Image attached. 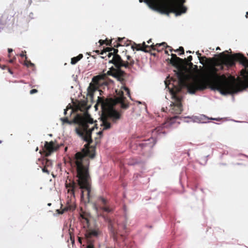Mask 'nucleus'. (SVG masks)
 Returning a JSON list of instances; mask_svg holds the SVG:
<instances>
[{"mask_svg": "<svg viewBox=\"0 0 248 248\" xmlns=\"http://www.w3.org/2000/svg\"><path fill=\"white\" fill-rule=\"evenodd\" d=\"M146 227L148 228H150V229H151L153 227V226L152 225H146Z\"/></svg>", "mask_w": 248, "mask_h": 248, "instance_id": "58836bf2", "label": "nucleus"}, {"mask_svg": "<svg viewBox=\"0 0 248 248\" xmlns=\"http://www.w3.org/2000/svg\"><path fill=\"white\" fill-rule=\"evenodd\" d=\"M166 87H168L170 90V93L172 95V98L174 100L175 102L172 103L171 107H172L170 111L171 113L179 114L181 113L183 110L182 105L181 104V98L178 96L177 93L180 92L181 88L183 87L179 84V87L174 86V88H171L169 87V85L167 83V81H165Z\"/></svg>", "mask_w": 248, "mask_h": 248, "instance_id": "6e6552de", "label": "nucleus"}, {"mask_svg": "<svg viewBox=\"0 0 248 248\" xmlns=\"http://www.w3.org/2000/svg\"><path fill=\"white\" fill-rule=\"evenodd\" d=\"M136 46L135 47L133 46L132 48L133 50L136 49L137 50H141L146 52H148L152 50L151 45H146L145 42H143L142 46L140 44L136 45Z\"/></svg>", "mask_w": 248, "mask_h": 248, "instance_id": "4468645a", "label": "nucleus"}, {"mask_svg": "<svg viewBox=\"0 0 248 248\" xmlns=\"http://www.w3.org/2000/svg\"><path fill=\"white\" fill-rule=\"evenodd\" d=\"M106 57H104V55H103L102 56H101V58L102 59H104Z\"/></svg>", "mask_w": 248, "mask_h": 248, "instance_id": "603ef678", "label": "nucleus"}, {"mask_svg": "<svg viewBox=\"0 0 248 248\" xmlns=\"http://www.w3.org/2000/svg\"><path fill=\"white\" fill-rule=\"evenodd\" d=\"M186 1V0H144L151 9L167 16L170 13L176 16L185 13L186 11L184 6Z\"/></svg>", "mask_w": 248, "mask_h": 248, "instance_id": "20e7f679", "label": "nucleus"}, {"mask_svg": "<svg viewBox=\"0 0 248 248\" xmlns=\"http://www.w3.org/2000/svg\"><path fill=\"white\" fill-rule=\"evenodd\" d=\"M158 210L161 215L163 213L165 216L168 218L170 221L173 222L176 220V218L174 214H173L168 208L167 202H163L162 206L160 207L157 206Z\"/></svg>", "mask_w": 248, "mask_h": 248, "instance_id": "9d476101", "label": "nucleus"}, {"mask_svg": "<svg viewBox=\"0 0 248 248\" xmlns=\"http://www.w3.org/2000/svg\"><path fill=\"white\" fill-rule=\"evenodd\" d=\"M183 60H184L183 66L184 65H188L190 67H192L193 65V63L191 62V61L192 60V56H189L187 58V59L185 58V59H183Z\"/></svg>", "mask_w": 248, "mask_h": 248, "instance_id": "f3484780", "label": "nucleus"}, {"mask_svg": "<svg viewBox=\"0 0 248 248\" xmlns=\"http://www.w3.org/2000/svg\"><path fill=\"white\" fill-rule=\"evenodd\" d=\"M59 147V146L55 142L53 141L50 142L46 141L44 144L43 152L45 153L46 156H48L54 151H56Z\"/></svg>", "mask_w": 248, "mask_h": 248, "instance_id": "9b49d317", "label": "nucleus"}, {"mask_svg": "<svg viewBox=\"0 0 248 248\" xmlns=\"http://www.w3.org/2000/svg\"><path fill=\"white\" fill-rule=\"evenodd\" d=\"M123 90L126 92V94L130 97V91L125 86H122L120 90L116 91L118 96L114 99L112 98L105 99L103 97H98L97 101L94 107L97 110V107L99 105L101 106L102 112L101 116L102 122L101 126H103V130L111 127V124L108 121V118L112 119L114 122H116L121 118V114L114 108L117 104H121V107L123 109H127L129 107V103L125 101L126 98L124 95Z\"/></svg>", "mask_w": 248, "mask_h": 248, "instance_id": "7ed1b4c3", "label": "nucleus"}, {"mask_svg": "<svg viewBox=\"0 0 248 248\" xmlns=\"http://www.w3.org/2000/svg\"><path fill=\"white\" fill-rule=\"evenodd\" d=\"M40 153L42 154V151H40Z\"/></svg>", "mask_w": 248, "mask_h": 248, "instance_id": "680f3d73", "label": "nucleus"}, {"mask_svg": "<svg viewBox=\"0 0 248 248\" xmlns=\"http://www.w3.org/2000/svg\"><path fill=\"white\" fill-rule=\"evenodd\" d=\"M93 203H94V206H96V204H95L96 202H93Z\"/></svg>", "mask_w": 248, "mask_h": 248, "instance_id": "052dcab7", "label": "nucleus"}, {"mask_svg": "<svg viewBox=\"0 0 248 248\" xmlns=\"http://www.w3.org/2000/svg\"><path fill=\"white\" fill-rule=\"evenodd\" d=\"M118 53V50H114L113 52L108 54L107 56L109 58L112 56L111 60L109 61V62L113 64L116 68H131L135 63V61L132 57L130 55H127V61L125 62Z\"/></svg>", "mask_w": 248, "mask_h": 248, "instance_id": "423d86ee", "label": "nucleus"}, {"mask_svg": "<svg viewBox=\"0 0 248 248\" xmlns=\"http://www.w3.org/2000/svg\"><path fill=\"white\" fill-rule=\"evenodd\" d=\"M48 168L44 166L42 169L43 172L46 173L47 174H49L50 170L48 169Z\"/></svg>", "mask_w": 248, "mask_h": 248, "instance_id": "c756f323", "label": "nucleus"}, {"mask_svg": "<svg viewBox=\"0 0 248 248\" xmlns=\"http://www.w3.org/2000/svg\"><path fill=\"white\" fill-rule=\"evenodd\" d=\"M246 17L248 18V12H246Z\"/></svg>", "mask_w": 248, "mask_h": 248, "instance_id": "c03bdc74", "label": "nucleus"}, {"mask_svg": "<svg viewBox=\"0 0 248 248\" xmlns=\"http://www.w3.org/2000/svg\"><path fill=\"white\" fill-rule=\"evenodd\" d=\"M15 22L14 16L9 14H3L0 18V24L4 26L13 25Z\"/></svg>", "mask_w": 248, "mask_h": 248, "instance_id": "f8f14e48", "label": "nucleus"}, {"mask_svg": "<svg viewBox=\"0 0 248 248\" xmlns=\"http://www.w3.org/2000/svg\"><path fill=\"white\" fill-rule=\"evenodd\" d=\"M106 57H104V55H103L102 56H101V58L102 59H104Z\"/></svg>", "mask_w": 248, "mask_h": 248, "instance_id": "3c124183", "label": "nucleus"}, {"mask_svg": "<svg viewBox=\"0 0 248 248\" xmlns=\"http://www.w3.org/2000/svg\"><path fill=\"white\" fill-rule=\"evenodd\" d=\"M123 210L124 212V222L122 224V227L123 230H125L126 229V222L127 220V217L126 215V207L125 205H123Z\"/></svg>", "mask_w": 248, "mask_h": 248, "instance_id": "a211bd4d", "label": "nucleus"}, {"mask_svg": "<svg viewBox=\"0 0 248 248\" xmlns=\"http://www.w3.org/2000/svg\"><path fill=\"white\" fill-rule=\"evenodd\" d=\"M140 2H142V0H140Z\"/></svg>", "mask_w": 248, "mask_h": 248, "instance_id": "e2e57ef3", "label": "nucleus"}, {"mask_svg": "<svg viewBox=\"0 0 248 248\" xmlns=\"http://www.w3.org/2000/svg\"><path fill=\"white\" fill-rule=\"evenodd\" d=\"M219 58L215 60V66L220 67L223 69V65L231 67L235 65V62H239L245 67L248 66V59L241 53H236L232 55H227L224 52L220 53Z\"/></svg>", "mask_w": 248, "mask_h": 248, "instance_id": "39448f33", "label": "nucleus"}, {"mask_svg": "<svg viewBox=\"0 0 248 248\" xmlns=\"http://www.w3.org/2000/svg\"><path fill=\"white\" fill-rule=\"evenodd\" d=\"M78 241H79V242L80 243H81V240H79H79H78Z\"/></svg>", "mask_w": 248, "mask_h": 248, "instance_id": "bf43d9fd", "label": "nucleus"}, {"mask_svg": "<svg viewBox=\"0 0 248 248\" xmlns=\"http://www.w3.org/2000/svg\"><path fill=\"white\" fill-rule=\"evenodd\" d=\"M26 52L25 51H22V53L20 54V56L21 57H24L25 58V60L26 59H27V57L26 55Z\"/></svg>", "mask_w": 248, "mask_h": 248, "instance_id": "2f4dec72", "label": "nucleus"}, {"mask_svg": "<svg viewBox=\"0 0 248 248\" xmlns=\"http://www.w3.org/2000/svg\"><path fill=\"white\" fill-rule=\"evenodd\" d=\"M42 163H43V164L44 165V166L47 167V168L51 167L52 165V161L47 159H44Z\"/></svg>", "mask_w": 248, "mask_h": 248, "instance_id": "412c9836", "label": "nucleus"}, {"mask_svg": "<svg viewBox=\"0 0 248 248\" xmlns=\"http://www.w3.org/2000/svg\"><path fill=\"white\" fill-rule=\"evenodd\" d=\"M75 121L78 124V127L76 128L77 134L87 143L84 145L81 152L75 154L72 160L73 166L76 170L78 183L70 179L66 180L65 185L67 191V202L73 201L75 194L79 191L81 202L85 200V197L90 202L91 179L89 171L90 161L87 157L93 158L95 156V148L90 146V144L93 142L92 132L97 127L88 113L83 116L78 115Z\"/></svg>", "mask_w": 248, "mask_h": 248, "instance_id": "f257e3e1", "label": "nucleus"}, {"mask_svg": "<svg viewBox=\"0 0 248 248\" xmlns=\"http://www.w3.org/2000/svg\"><path fill=\"white\" fill-rule=\"evenodd\" d=\"M51 202H48V204H47L48 206H51Z\"/></svg>", "mask_w": 248, "mask_h": 248, "instance_id": "de8ad7c7", "label": "nucleus"}, {"mask_svg": "<svg viewBox=\"0 0 248 248\" xmlns=\"http://www.w3.org/2000/svg\"><path fill=\"white\" fill-rule=\"evenodd\" d=\"M125 38H120L119 37L117 41H116V44H115V42L113 43V46L114 47H107L105 49H104L103 50L101 51L100 54L103 55L105 53L108 52L111 53L113 52L114 50H118V49L115 48L114 47H118L119 46H124L125 44L124 43L123 44V40Z\"/></svg>", "mask_w": 248, "mask_h": 248, "instance_id": "ddd939ff", "label": "nucleus"}, {"mask_svg": "<svg viewBox=\"0 0 248 248\" xmlns=\"http://www.w3.org/2000/svg\"><path fill=\"white\" fill-rule=\"evenodd\" d=\"M8 51L10 53H11V52L13 51V49L12 48H8Z\"/></svg>", "mask_w": 248, "mask_h": 248, "instance_id": "79ce46f5", "label": "nucleus"}, {"mask_svg": "<svg viewBox=\"0 0 248 248\" xmlns=\"http://www.w3.org/2000/svg\"><path fill=\"white\" fill-rule=\"evenodd\" d=\"M213 60V59L209 58L206 60V59H202V62H204V64L205 62H210Z\"/></svg>", "mask_w": 248, "mask_h": 248, "instance_id": "7c9ffc66", "label": "nucleus"}, {"mask_svg": "<svg viewBox=\"0 0 248 248\" xmlns=\"http://www.w3.org/2000/svg\"><path fill=\"white\" fill-rule=\"evenodd\" d=\"M60 205H61V206H62V202H60Z\"/></svg>", "mask_w": 248, "mask_h": 248, "instance_id": "4d7b16f0", "label": "nucleus"}, {"mask_svg": "<svg viewBox=\"0 0 248 248\" xmlns=\"http://www.w3.org/2000/svg\"><path fill=\"white\" fill-rule=\"evenodd\" d=\"M112 41V39H111V41H108L107 39L106 40H100L99 42L100 45H103L104 44H106L107 45H110V44H111Z\"/></svg>", "mask_w": 248, "mask_h": 248, "instance_id": "b1692460", "label": "nucleus"}, {"mask_svg": "<svg viewBox=\"0 0 248 248\" xmlns=\"http://www.w3.org/2000/svg\"><path fill=\"white\" fill-rule=\"evenodd\" d=\"M8 72H9L10 74H13V72L12 71V70H11L9 68H8Z\"/></svg>", "mask_w": 248, "mask_h": 248, "instance_id": "a19ab883", "label": "nucleus"}, {"mask_svg": "<svg viewBox=\"0 0 248 248\" xmlns=\"http://www.w3.org/2000/svg\"><path fill=\"white\" fill-rule=\"evenodd\" d=\"M94 90H95L90 85L88 88V94L90 95V96L93 95Z\"/></svg>", "mask_w": 248, "mask_h": 248, "instance_id": "393cba45", "label": "nucleus"}, {"mask_svg": "<svg viewBox=\"0 0 248 248\" xmlns=\"http://www.w3.org/2000/svg\"><path fill=\"white\" fill-rule=\"evenodd\" d=\"M168 47H170V46H168L167 43L165 42H163L160 44H156L155 45H154V44L151 45L152 50H156L158 52H160L165 48Z\"/></svg>", "mask_w": 248, "mask_h": 248, "instance_id": "2eb2a0df", "label": "nucleus"}, {"mask_svg": "<svg viewBox=\"0 0 248 248\" xmlns=\"http://www.w3.org/2000/svg\"><path fill=\"white\" fill-rule=\"evenodd\" d=\"M178 118V116H174V117H171L170 118V122H173V120L174 119H177Z\"/></svg>", "mask_w": 248, "mask_h": 248, "instance_id": "c9c22d12", "label": "nucleus"}, {"mask_svg": "<svg viewBox=\"0 0 248 248\" xmlns=\"http://www.w3.org/2000/svg\"><path fill=\"white\" fill-rule=\"evenodd\" d=\"M195 68H196V69H198V66H197V65H195Z\"/></svg>", "mask_w": 248, "mask_h": 248, "instance_id": "6e6d98bb", "label": "nucleus"}, {"mask_svg": "<svg viewBox=\"0 0 248 248\" xmlns=\"http://www.w3.org/2000/svg\"><path fill=\"white\" fill-rule=\"evenodd\" d=\"M220 47H218H218H217V48H216V50H220Z\"/></svg>", "mask_w": 248, "mask_h": 248, "instance_id": "8fccbe9b", "label": "nucleus"}, {"mask_svg": "<svg viewBox=\"0 0 248 248\" xmlns=\"http://www.w3.org/2000/svg\"><path fill=\"white\" fill-rule=\"evenodd\" d=\"M67 204H69V203H71V202H66Z\"/></svg>", "mask_w": 248, "mask_h": 248, "instance_id": "13d9d810", "label": "nucleus"}, {"mask_svg": "<svg viewBox=\"0 0 248 248\" xmlns=\"http://www.w3.org/2000/svg\"><path fill=\"white\" fill-rule=\"evenodd\" d=\"M178 50H179V51L181 52V53L179 54V55L184 54V49L183 47L180 46L179 48H178Z\"/></svg>", "mask_w": 248, "mask_h": 248, "instance_id": "473e14b6", "label": "nucleus"}, {"mask_svg": "<svg viewBox=\"0 0 248 248\" xmlns=\"http://www.w3.org/2000/svg\"><path fill=\"white\" fill-rule=\"evenodd\" d=\"M82 58L83 55L82 54H80L78 56L73 57L71 59V63L72 64H75Z\"/></svg>", "mask_w": 248, "mask_h": 248, "instance_id": "6ab92c4d", "label": "nucleus"}, {"mask_svg": "<svg viewBox=\"0 0 248 248\" xmlns=\"http://www.w3.org/2000/svg\"><path fill=\"white\" fill-rule=\"evenodd\" d=\"M102 202H106V200L104 199H102Z\"/></svg>", "mask_w": 248, "mask_h": 248, "instance_id": "864d4df0", "label": "nucleus"}, {"mask_svg": "<svg viewBox=\"0 0 248 248\" xmlns=\"http://www.w3.org/2000/svg\"><path fill=\"white\" fill-rule=\"evenodd\" d=\"M38 91L36 89H32L30 91V94H32L37 93Z\"/></svg>", "mask_w": 248, "mask_h": 248, "instance_id": "72a5a7b5", "label": "nucleus"}, {"mask_svg": "<svg viewBox=\"0 0 248 248\" xmlns=\"http://www.w3.org/2000/svg\"><path fill=\"white\" fill-rule=\"evenodd\" d=\"M165 52L166 54H167L168 55H169V53H168V51L167 50H165Z\"/></svg>", "mask_w": 248, "mask_h": 248, "instance_id": "09e8293b", "label": "nucleus"}, {"mask_svg": "<svg viewBox=\"0 0 248 248\" xmlns=\"http://www.w3.org/2000/svg\"><path fill=\"white\" fill-rule=\"evenodd\" d=\"M68 210V209L66 207H64L63 208L61 209H56V212H57V214H54V216H57V215H61L62 214L65 212L67 211Z\"/></svg>", "mask_w": 248, "mask_h": 248, "instance_id": "4be33fe9", "label": "nucleus"}, {"mask_svg": "<svg viewBox=\"0 0 248 248\" xmlns=\"http://www.w3.org/2000/svg\"><path fill=\"white\" fill-rule=\"evenodd\" d=\"M105 76V75L95 76L93 78V81L96 84H99L100 80L103 79Z\"/></svg>", "mask_w": 248, "mask_h": 248, "instance_id": "aec40b11", "label": "nucleus"}, {"mask_svg": "<svg viewBox=\"0 0 248 248\" xmlns=\"http://www.w3.org/2000/svg\"><path fill=\"white\" fill-rule=\"evenodd\" d=\"M121 68H114L113 67H111L109 70H108L107 74L108 76H111L120 81L122 84L124 85L125 82L124 77L126 73L124 71L121 69Z\"/></svg>", "mask_w": 248, "mask_h": 248, "instance_id": "1a4fd4ad", "label": "nucleus"}, {"mask_svg": "<svg viewBox=\"0 0 248 248\" xmlns=\"http://www.w3.org/2000/svg\"><path fill=\"white\" fill-rule=\"evenodd\" d=\"M118 53V50H114L113 52L108 54L107 56L109 58L112 56L111 60L109 61V62L113 64L116 68H131L135 63V61L132 57L130 55H127V61L125 62Z\"/></svg>", "mask_w": 248, "mask_h": 248, "instance_id": "0eeeda50", "label": "nucleus"}, {"mask_svg": "<svg viewBox=\"0 0 248 248\" xmlns=\"http://www.w3.org/2000/svg\"><path fill=\"white\" fill-rule=\"evenodd\" d=\"M15 60V58H13L12 59H11L9 61L10 63H13Z\"/></svg>", "mask_w": 248, "mask_h": 248, "instance_id": "4c0bfd02", "label": "nucleus"}, {"mask_svg": "<svg viewBox=\"0 0 248 248\" xmlns=\"http://www.w3.org/2000/svg\"><path fill=\"white\" fill-rule=\"evenodd\" d=\"M24 64L25 65H26L27 67H30V66H34V64L31 62L30 61L27 60V59H26L24 62Z\"/></svg>", "mask_w": 248, "mask_h": 248, "instance_id": "a878e982", "label": "nucleus"}, {"mask_svg": "<svg viewBox=\"0 0 248 248\" xmlns=\"http://www.w3.org/2000/svg\"><path fill=\"white\" fill-rule=\"evenodd\" d=\"M61 121L63 123H67L69 124H71V122L69 121L67 117L63 118L61 119Z\"/></svg>", "mask_w": 248, "mask_h": 248, "instance_id": "cd10ccee", "label": "nucleus"}, {"mask_svg": "<svg viewBox=\"0 0 248 248\" xmlns=\"http://www.w3.org/2000/svg\"><path fill=\"white\" fill-rule=\"evenodd\" d=\"M186 53H194V52H192L191 51L189 50V51H187Z\"/></svg>", "mask_w": 248, "mask_h": 248, "instance_id": "49530a36", "label": "nucleus"}, {"mask_svg": "<svg viewBox=\"0 0 248 248\" xmlns=\"http://www.w3.org/2000/svg\"><path fill=\"white\" fill-rule=\"evenodd\" d=\"M95 53H97L98 54H100L101 52H100V50H96L95 51Z\"/></svg>", "mask_w": 248, "mask_h": 248, "instance_id": "ea45409f", "label": "nucleus"}, {"mask_svg": "<svg viewBox=\"0 0 248 248\" xmlns=\"http://www.w3.org/2000/svg\"><path fill=\"white\" fill-rule=\"evenodd\" d=\"M151 42H152V40H151V39H150V40L147 42V43H148V44H150Z\"/></svg>", "mask_w": 248, "mask_h": 248, "instance_id": "a18cd8bd", "label": "nucleus"}, {"mask_svg": "<svg viewBox=\"0 0 248 248\" xmlns=\"http://www.w3.org/2000/svg\"><path fill=\"white\" fill-rule=\"evenodd\" d=\"M91 235H93V236H94V237H97L99 235V232L96 230H93L92 232H91Z\"/></svg>", "mask_w": 248, "mask_h": 248, "instance_id": "c85d7f7f", "label": "nucleus"}, {"mask_svg": "<svg viewBox=\"0 0 248 248\" xmlns=\"http://www.w3.org/2000/svg\"><path fill=\"white\" fill-rule=\"evenodd\" d=\"M68 109V108H67L66 109H64V115H66V113H67V111Z\"/></svg>", "mask_w": 248, "mask_h": 248, "instance_id": "37998d69", "label": "nucleus"}, {"mask_svg": "<svg viewBox=\"0 0 248 248\" xmlns=\"http://www.w3.org/2000/svg\"><path fill=\"white\" fill-rule=\"evenodd\" d=\"M102 134H103V130L100 131L98 132H97V135L99 136V138H95V140H96V143H98L99 142V139L101 138Z\"/></svg>", "mask_w": 248, "mask_h": 248, "instance_id": "bb28decb", "label": "nucleus"}, {"mask_svg": "<svg viewBox=\"0 0 248 248\" xmlns=\"http://www.w3.org/2000/svg\"><path fill=\"white\" fill-rule=\"evenodd\" d=\"M168 48H169V50L170 52H172V51L178 52L179 51L178 49L174 50V49H172L170 46V47H168Z\"/></svg>", "mask_w": 248, "mask_h": 248, "instance_id": "f704fd0d", "label": "nucleus"}, {"mask_svg": "<svg viewBox=\"0 0 248 248\" xmlns=\"http://www.w3.org/2000/svg\"><path fill=\"white\" fill-rule=\"evenodd\" d=\"M1 142H2V141H1V140H0V143H1Z\"/></svg>", "mask_w": 248, "mask_h": 248, "instance_id": "0e129e2a", "label": "nucleus"}, {"mask_svg": "<svg viewBox=\"0 0 248 248\" xmlns=\"http://www.w3.org/2000/svg\"><path fill=\"white\" fill-rule=\"evenodd\" d=\"M196 54L198 55V57L200 60V62L202 64L204 65V62H202V59H207V58L205 56L201 57V54L199 52V51L196 52Z\"/></svg>", "mask_w": 248, "mask_h": 248, "instance_id": "5701e85b", "label": "nucleus"}, {"mask_svg": "<svg viewBox=\"0 0 248 248\" xmlns=\"http://www.w3.org/2000/svg\"><path fill=\"white\" fill-rule=\"evenodd\" d=\"M85 242L86 243V248H94V240L90 236L86 235Z\"/></svg>", "mask_w": 248, "mask_h": 248, "instance_id": "dca6fc26", "label": "nucleus"}, {"mask_svg": "<svg viewBox=\"0 0 248 248\" xmlns=\"http://www.w3.org/2000/svg\"><path fill=\"white\" fill-rule=\"evenodd\" d=\"M171 56L170 63L172 65L178 69L183 66V59L178 57L175 54H171ZM217 71V68L212 66L203 74L205 80H195L187 83L185 73L182 70L178 69L176 72L178 83L182 86H186L188 92L190 93L206 89L207 85H209L212 89L217 90L223 95L237 93L248 88V75H245V70L244 71V79H239L236 83L229 81L224 75L218 76Z\"/></svg>", "mask_w": 248, "mask_h": 248, "instance_id": "f03ea898", "label": "nucleus"}, {"mask_svg": "<svg viewBox=\"0 0 248 248\" xmlns=\"http://www.w3.org/2000/svg\"><path fill=\"white\" fill-rule=\"evenodd\" d=\"M6 66L5 65H1V64L0 65V67L2 69H4L6 68Z\"/></svg>", "mask_w": 248, "mask_h": 248, "instance_id": "e433bc0d", "label": "nucleus"}, {"mask_svg": "<svg viewBox=\"0 0 248 248\" xmlns=\"http://www.w3.org/2000/svg\"><path fill=\"white\" fill-rule=\"evenodd\" d=\"M38 150V147H37L35 149V151L37 152Z\"/></svg>", "mask_w": 248, "mask_h": 248, "instance_id": "5fc2aeb1", "label": "nucleus"}]
</instances>
